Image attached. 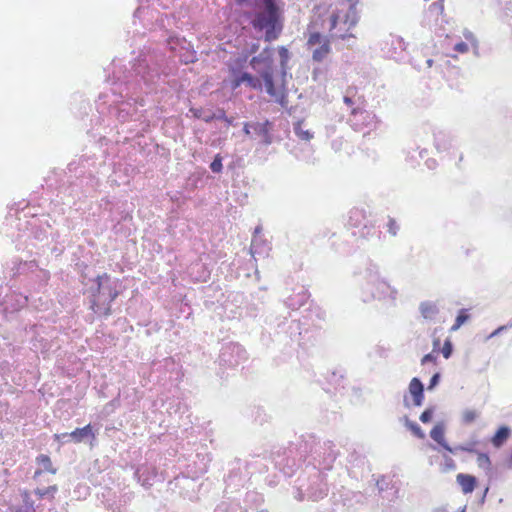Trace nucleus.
I'll return each instance as SVG.
<instances>
[{
  "label": "nucleus",
  "mask_w": 512,
  "mask_h": 512,
  "mask_svg": "<svg viewBox=\"0 0 512 512\" xmlns=\"http://www.w3.org/2000/svg\"><path fill=\"white\" fill-rule=\"evenodd\" d=\"M245 73L246 72L242 71L240 68H230V87L232 90L238 89L243 83H245Z\"/></svg>",
  "instance_id": "nucleus-23"
},
{
  "label": "nucleus",
  "mask_w": 512,
  "mask_h": 512,
  "mask_svg": "<svg viewBox=\"0 0 512 512\" xmlns=\"http://www.w3.org/2000/svg\"><path fill=\"white\" fill-rule=\"evenodd\" d=\"M508 329V326H499L497 329H495L493 332H491L487 337H486V340H489V339H492L496 336H498L499 334H501L503 331H506Z\"/></svg>",
  "instance_id": "nucleus-55"
},
{
  "label": "nucleus",
  "mask_w": 512,
  "mask_h": 512,
  "mask_svg": "<svg viewBox=\"0 0 512 512\" xmlns=\"http://www.w3.org/2000/svg\"><path fill=\"white\" fill-rule=\"evenodd\" d=\"M302 334L301 324L297 320L284 319L276 326L275 336L278 341L289 344L290 342H297L300 344V336Z\"/></svg>",
  "instance_id": "nucleus-9"
},
{
  "label": "nucleus",
  "mask_w": 512,
  "mask_h": 512,
  "mask_svg": "<svg viewBox=\"0 0 512 512\" xmlns=\"http://www.w3.org/2000/svg\"><path fill=\"white\" fill-rule=\"evenodd\" d=\"M324 39L325 38L323 37V35L320 32H313L310 34L307 44H308V46H314L317 44L321 45L323 43Z\"/></svg>",
  "instance_id": "nucleus-41"
},
{
  "label": "nucleus",
  "mask_w": 512,
  "mask_h": 512,
  "mask_svg": "<svg viewBox=\"0 0 512 512\" xmlns=\"http://www.w3.org/2000/svg\"><path fill=\"white\" fill-rule=\"evenodd\" d=\"M453 350H454L453 343L451 342L450 339H446L444 341L443 347L441 349V353H442L443 357L445 359H449L453 354Z\"/></svg>",
  "instance_id": "nucleus-40"
},
{
  "label": "nucleus",
  "mask_w": 512,
  "mask_h": 512,
  "mask_svg": "<svg viewBox=\"0 0 512 512\" xmlns=\"http://www.w3.org/2000/svg\"><path fill=\"white\" fill-rule=\"evenodd\" d=\"M402 421L404 423V426L409 431H411V433L415 437H417L418 439H424L425 438V433H424V431L422 430V428L420 427V425L417 422L410 420L409 417L406 416V415L403 416Z\"/></svg>",
  "instance_id": "nucleus-25"
},
{
  "label": "nucleus",
  "mask_w": 512,
  "mask_h": 512,
  "mask_svg": "<svg viewBox=\"0 0 512 512\" xmlns=\"http://www.w3.org/2000/svg\"><path fill=\"white\" fill-rule=\"evenodd\" d=\"M111 304L112 303H109V301H101V308L98 310L97 313H101L105 318L109 317L112 314Z\"/></svg>",
  "instance_id": "nucleus-44"
},
{
  "label": "nucleus",
  "mask_w": 512,
  "mask_h": 512,
  "mask_svg": "<svg viewBox=\"0 0 512 512\" xmlns=\"http://www.w3.org/2000/svg\"><path fill=\"white\" fill-rule=\"evenodd\" d=\"M435 148L439 152L448 150L451 147V140L448 135L443 132H439L434 135Z\"/></svg>",
  "instance_id": "nucleus-26"
},
{
  "label": "nucleus",
  "mask_w": 512,
  "mask_h": 512,
  "mask_svg": "<svg viewBox=\"0 0 512 512\" xmlns=\"http://www.w3.org/2000/svg\"><path fill=\"white\" fill-rule=\"evenodd\" d=\"M164 61L165 56L162 52L145 48L130 63L131 70L136 78L142 80L146 85H151L160 78Z\"/></svg>",
  "instance_id": "nucleus-4"
},
{
  "label": "nucleus",
  "mask_w": 512,
  "mask_h": 512,
  "mask_svg": "<svg viewBox=\"0 0 512 512\" xmlns=\"http://www.w3.org/2000/svg\"><path fill=\"white\" fill-rule=\"evenodd\" d=\"M470 318L467 310L462 308L458 311L455 322L451 327V331H457L463 324H465Z\"/></svg>",
  "instance_id": "nucleus-30"
},
{
  "label": "nucleus",
  "mask_w": 512,
  "mask_h": 512,
  "mask_svg": "<svg viewBox=\"0 0 512 512\" xmlns=\"http://www.w3.org/2000/svg\"><path fill=\"white\" fill-rule=\"evenodd\" d=\"M445 424L443 422L436 423L430 431V437L439 444L445 451L453 452L452 447L445 439Z\"/></svg>",
  "instance_id": "nucleus-17"
},
{
  "label": "nucleus",
  "mask_w": 512,
  "mask_h": 512,
  "mask_svg": "<svg viewBox=\"0 0 512 512\" xmlns=\"http://www.w3.org/2000/svg\"><path fill=\"white\" fill-rule=\"evenodd\" d=\"M456 480L464 494L472 493L477 486V478L470 474L459 473Z\"/></svg>",
  "instance_id": "nucleus-21"
},
{
  "label": "nucleus",
  "mask_w": 512,
  "mask_h": 512,
  "mask_svg": "<svg viewBox=\"0 0 512 512\" xmlns=\"http://www.w3.org/2000/svg\"><path fill=\"white\" fill-rule=\"evenodd\" d=\"M511 435V429L507 425H501L491 437V444L495 448L502 447Z\"/></svg>",
  "instance_id": "nucleus-22"
},
{
  "label": "nucleus",
  "mask_w": 512,
  "mask_h": 512,
  "mask_svg": "<svg viewBox=\"0 0 512 512\" xmlns=\"http://www.w3.org/2000/svg\"><path fill=\"white\" fill-rule=\"evenodd\" d=\"M69 436H71V440L74 443H85L89 439L96 438L91 424H87L86 426L81 428H76L72 432H69Z\"/></svg>",
  "instance_id": "nucleus-18"
},
{
  "label": "nucleus",
  "mask_w": 512,
  "mask_h": 512,
  "mask_svg": "<svg viewBox=\"0 0 512 512\" xmlns=\"http://www.w3.org/2000/svg\"><path fill=\"white\" fill-rule=\"evenodd\" d=\"M22 498H23V502L27 508L33 507V501H31L30 495L28 494V492H24L22 494Z\"/></svg>",
  "instance_id": "nucleus-57"
},
{
  "label": "nucleus",
  "mask_w": 512,
  "mask_h": 512,
  "mask_svg": "<svg viewBox=\"0 0 512 512\" xmlns=\"http://www.w3.org/2000/svg\"><path fill=\"white\" fill-rule=\"evenodd\" d=\"M223 121L227 124V126H235L233 117H228L226 115V120H223Z\"/></svg>",
  "instance_id": "nucleus-60"
},
{
  "label": "nucleus",
  "mask_w": 512,
  "mask_h": 512,
  "mask_svg": "<svg viewBox=\"0 0 512 512\" xmlns=\"http://www.w3.org/2000/svg\"><path fill=\"white\" fill-rule=\"evenodd\" d=\"M433 512H446V508L445 507H438V508H435L433 510Z\"/></svg>",
  "instance_id": "nucleus-64"
},
{
  "label": "nucleus",
  "mask_w": 512,
  "mask_h": 512,
  "mask_svg": "<svg viewBox=\"0 0 512 512\" xmlns=\"http://www.w3.org/2000/svg\"><path fill=\"white\" fill-rule=\"evenodd\" d=\"M204 122L211 123L215 120H226V112L223 108H217L212 114L204 117Z\"/></svg>",
  "instance_id": "nucleus-35"
},
{
  "label": "nucleus",
  "mask_w": 512,
  "mask_h": 512,
  "mask_svg": "<svg viewBox=\"0 0 512 512\" xmlns=\"http://www.w3.org/2000/svg\"><path fill=\"white\" fill-rule=\"evenodd\" d=\"M356 95H357V89L355 87H349L347 90H346V93L343 97V101L344 103L348 106V107H351V114L353 116H357L358 114H362L363 111L362 109L359 107L360 104L363 103V97L362 96H358L356 98Z\"/></svg>",
  "instance_id": "nucleus-15"
},
{
  "label": "nucleus",
  "mask_w": 512,
  "mask_h": 512,
  "mask_svg": "<svg viewBox=\"0 0 512 512\" xmlns=\"http://www.w3.org/2000/svg\"><path fill=\"white\" fill-rule=\"evenodd\" d=\"M477 465L479 468L488 471L491 469V460L487 453L477 451Z\"/></svg>",
  "instance_id": "nucleus-32"
},
{
  "label": "nucleus",
  "mask_w": 512,
  "mask_h": 512,
  "mask_svg": "<svg viewBox=\"0 0 512 512\" xmlns=\"http://www.w3.org/2000/svg\"><path fill=\"white\" fill-rule=\"evenodd\" d=\"M331 51L330 41L325 38L323 43L313 51L312 59L315 62H321Z\"/></svg>",
  "instance_id": "nucleus-24"
},
{
  "label": "nucleus",
  "mask_w": 512,
  "mask_h": 512,
  "mask_svg": "<svg viewBox=\"0 0 512 512\" xmlns=\"http://www.w3.org/2000/svg\"><path fill=\"white\" fill-rule=\"evenodd\" d=\"M170 49L176 51L179 48V52H185L187 50H194L190 42L185 38L175 37L169 41Z\"/></svg>",
  "instance_id": "nucleus-27"
},
{
  "label": "nucleus",
  "mask_w": 512,
  "mask_h": 512,
  "mask_svg": "<svg viewBox=\"0 0 512 512\" xmlns=\"http://www.w3.org/2000/svg\"><path fill=\"white\" fill-rule=\"evenodd\" d=\"M259 48V44L255 43L251 45L250 52L255 53Z\"/></svg>",
  "instance_id": "nucleus-62"
},
{
  "label": "nucleus",
  "mask_w": 512,
  "mask_h": 512,
  "mask_svg": "<svg viewBox=\"0 0 512 512\" xmlns=\"http://www.w3.org/2000/svg\"><path fill=\"white\" fill-rule=\"evenodd\" d=\"M376 486H377V489H378V492L379 494H381L382 492H384L386 489H388V486H389V483L386 482L385 478L382 477L381 479H379L377 482H376Z\"/></svg>",
  "instance_id": "nucleus-53"
},
{
  "label": "nucleus",
  "mask_w": 512,
  "mask_h": 512,
  "mask_svg": "<svg viewBox=\"0 0 512 512\" xmlns=\"http://www.w3.org/2000/svg\"><path fill=\"white\" fill-rule=\"evenodd\" d=\"M408 389L413 400V405L416 407L422 406L425 397V388L421 379L418 377L412 378L409 383Z\"/></svg>",
  "instance_id": "nucleus-14"
},
{
  "label": "nucleus",
  "mask_w": 512,
  "mask_h": 512,
  "mask_svg": "<svg viewBox=\"0 0 512 512\" xmlns=\"http://www.w3.org/2000/svg\"><path fill=\"white\" fill-rule=\"evenodd\" d=\"M223 157L221 156L220 153H217L214 158H213V161L210 163L209 165V168L211 169V171L215 174H219L222 172L223 170Z\"/></svg>",
  "instance_id": "nucleus-34"
},
{
  "label": "nucleus",
  "mask_w": 512,
  "mask_h": 512,
  "mask_svg": "<svg viewBox=\"0 0 512 512\" xmlns=\"http://www.w3.org/2000/svg\"><path fill=\"white\" fill-rule=\"evenodd\" d=\"M156 476V469L147 465L138 466L134 472V477L146 489L153 485V480Z\"/></svg>",
  "instance_id": "nucleus-13"
},
{
  "label": "nucleus",
  "mask_w": 512,
  "mask_h": 512,
  "mask_svg": "<svg viewBox=\"0 0 512 512\" xmlns=\"http://www.w3.org/2000/svg\"><path fill=\"white\" fill-rule=\"evenodd\" d=\"M419 312L423 319L428 321L435 320L436 316L439 314L440 309L438 305L433 301H422L419 304Z\"/></svg>",
  "instance_id": "nucleus-20"
},
{
  "label": "nucleus",
  "mask_w": 512,
  "mask_h": 512,
  "mask_svg": "<svg viewBox=\"0 0 512 512\" xmlns=\"http://www.w3.org/2000/svg\"><path fill=\"white\" fill-rule=\"evenodd\" d=\"M488 491H489V487H486L484 492H483L482 497H480V504H483L485 502L486 495H487Z\"/></svg>",
  "instance_id": "nucleus-61"
},
{
  "label": "nucleus",
  "mask_w": 512,
  "mask_h": 512,
  "mask_svg": "<svg viewBox=\"0 0 512 512\" xmlns=\"http://www.w3.org/2000/svg\"><path fill=\"white\" fill-rule=\"evenodd\" d=\"M254 123L255 121H249V122H245L243 124V133L247 136H249L250 138H254L253 137V127H254Z\"/></svg>",
  "instance_id": "nucleus-50"
},
{
  "label": "nucleus",
  "mask_w": 512,
  "mask_h": 512,
  "mask_svg": "<svg viewBox=\"0 0 512 512\" xmlns=\"http://www.w3.org/2000/svg\"><path fill=\"white\" fill-rule=\"evenodd\" d=\"M36 463L44 470L51 474L56 473V469L53 468L51 459L46 454H40L36 457Z\"/></svg>",
  "instance_id": "nucleus-29"
},
{
  "label": "nucleus",
  "mask_w": 512,
  "mask_h": 512,
  "mask_svg": "<svg viewBox=\"0 0 512 512\" xmlns=\"http://www.w3.org/2000/svg\"><path fill=\"white\" fill-rule=\"evenodd\" d=\"M464 36H465V38H466L467 40H471V39H473V40H474V44H473V46H474V54H475V56H478V55H479V52H478V44H477V41H476V40L474 39V37H473V33H472V32H470V31H468V32L464 33Z\"/></svg>",
  "instance_id": "nucleus-56"
},
{
  "label": "nucleus",
  "mask_w": 512,
  "mask_h": 512,
  "mask_svg": "<svg viewBox=\"0 0 512 512\" xmlns=\"http://www.w3.org/2000/svg\"><path fill=\"white\" fill-rule=\"evenodd\" d=\"M434 410L435 408L433 406L426 408L419 417L420 421L424 424L431 422Z\"/></svg>",
  "instance_id": "nucleus-42"
},
{
  "label": "nucleus",
  "mask_w": 512,
  "mask_h": 512,
  "mask_svg": "<svg viewBox=\"0 0 512 512\" xmlns=\"http://www.w3.org/2000/svg\"><path fill=\"white\" fill-rule=\"evenodd\" d=\"M236 5H243V4H253L257 0H233Z\"/></svg>",
  "instance_id": "nucleus-58"
},
{
  "label": "nucleus",
  "mask_w": 512,
  "mask_h": 512,
  "mask_svg": "<svg viewBox=\"0 0 512 512\" xmlns=\"http://www.w3.org/2000/svg\"><path fill=\"white\" fill-rule=\"evenodd\" d=\"M251 68L256 71L264 82L266 93L274 97L276 102L284 105L286 94L276 89L273 69V50L265 48L259 55L253 56L249 62Z\"/></svg>",
  "instance_id": "nucleus-5"
},
{
  "label": "nucleus",
  "mask_w": 512,
  "mask_h": 512,
  "mask_svg": "<svg viewBox=\"0 0 512 512\" xmlns=\"http://www.w3.org/2000/svg\"><path fill=\"white\" fill-rule=\"evenodd\" d=\"M251 10L244 17L257 33L264 32V40L272 42L279 38L284 27L283 9L277 0H257L253 4H243Z\"/></svg>",
  "instance_id": "nucleus-2"
},
{
  "label": "nucleus",
  "mask_w": 512,
  "mask_h": 512,
  "mask_svg": "<svg viewBox=\"0 0 512 512\" xmlns=\"http://www.w3.org/2000/svg\"><path fill=\"white\" fill-rule=\"evenodd\" d=\"M279 57H280V65L282 69V77L286 76V65L289 60V51L286 47L280 46L278 49Z\"/></svg>",
  "instance_id": "nucleus-33"
},
{
  "label": "nucleus",
  "mask_w": 512,
  "mask_h": 512,
  "mask_svg": "<svg viewBox=\"0 0 512 512\" xmlns=\"http://www.w3.org/2000/svg\"><path fill=\"white\" fill-rule=\"evenodd\" d=\"M25 264L20 258L16 257L11 260V270L13 271V276H15L17 273H19L20 266Z\"/></svg>",
  "instance_id": "nucleus-49"
},
{
  "label": "nucleus",
  "mask_w": 512,
  "mask_h": 512,
  "mask_svg": "<svg viewBox=\"0 0 512 512\" xmlns=\"http://www.w3.org/2000/svg\"><path fill=\"white\" fill-rule=\"evenodd\" d=\"M275 124L269 119H265L263 122L255 121L253 127V137L260 138V144L269 146L274 142V131Z\"/></svg>",
  "instance_id": "nucleus-10"
},
{
  "label": "nucleus",
  "mask_w": 512,
  "mask_h": 512,
  "mask_svg": "<svg viewBox=\"0 0 512 512\" xmlns=\"http://www.w3.org/2000/svg\"><path fill=\"white\" fill-rule=\"evenodd\" d=\"M452 451L453 452H450V453L454 454V455H456L458 453V451H463V452H468V453H476L477 452V450L475 449V443H469V444H465V445H458V446L452 447Z\"/></svg>",
  "instance_id": "nucleus-39"
},
{
  "label": "nucleus",
  "mask_w": 512,
  "mask_h": 512,
  "mask_svg": "<svg viewBox=\"0 0 512 512\" xmlns=\"http://www.w3.org/2000/svg\"><path fill=\"white\" fill-rule=\"evenodd\" d=\"M441 380V374L439 372L434 373L429 381L427 389L429 391L433 390L435 387H437Z\"/></svg>",
  "instance_id": "nucleus-46"
},
{
  "label": "nucleus",
  "mask_w": 512,
  "mask_h": 512,
  "mask_svg": "<svg viewBox=\"0 0 512 512\" xmlns=\"http://www.w3.org/2000/svg\"><path fill=\"white\" fill-rule=\"evenodd\" d=\"M340 20V13L338 10H335L330 15V28L329 30L332 31L337 27V24Z\"/></svg>",
  "instance_id": "nucleus-48"
},
{
  "label": "nucleus",
  "mask_w": 512,
  "mask_h": 512,
  "mask_svg": "<svg viewBox=\"0 0 512 512\" xmlns=\"http://www.w3.org/2000/svg\"><path fill=\"white\" fill-rule=\"evenodd\" d=\"M297 481L299 484L295 498L299 501L309 499L316 502L328 495V484L322 472L314 471L307 479V483H304L305 479L301 477Z\"/></svg>",
  "instance_id": "nucleus-7"
},
{
  "label": "nucleus",
  "mask_w": 512,
  "mask_h": 512,
  "mask_svg": "<svg viewBox=\"0 0 512 512\" xmlns=\"http://www.w3.org/2000/svg\"><path fill=\"white\" fill-rule=\"evenodd\" d=\"M332 441H318L314 435L303 436L298 444V450L301 457L305 458L312 469L321 472V470H330L337 458V452L333 449Z\"/></svg>",
  "instance_id": "nucleus-3"
},
{
  "label": "nucleus",
  "mask_w": 512,
  "mask_h": 512,
  "mask_svg": "<svg viewBox=\"0 0 512 512\" xmlns=\"http://www.w3.org/2000/svg\"><path fill=\"white\" fill-rule=\"evenodd\" d=\"M180 61L184 64H190L197 61L196 51L187 50L185 52H179Z\"/></svg>",
  "instance_id": "nucleus-37"
},
{
  "label": "nucleus",
  "mask_w": 512,
  "mask_h": 512,
  "mask_svg": "<svg viewBox=\"0 0 512 512\" xmlns=\"http://www.w3.org/2000/svg\"><path fill=\"white\" fill-rule=\"evenodd\" d=\"M293 132L299 139L304 141H310L313 138L311 131L303 129V121H297L293 124Z\"/></svg>",
  "instance_id": "nucleus-28"
},
{
  "label": "nucleus",
  "mask_w": 512,
  "mask_h": 512,
  "mask_svg": "<svg viewBox=\"0 0 512 512\" xmlns=\"http://www.w3.org/2000/svg\"><path fill=\"white\" fill-rule=\"evenodd\" d=\"M426 165L429 169H434L436 166V161L434 159H428L426 161Z\"/></svg>",
  "instance_id": "nucleus-59"
},
{
  "label": "nucleus",
  "mask_w": 512,
  "mask_h": 512,
  "mask_svg": "<svg viewBox=\"0 0 512 512\" xmlns=\"http://www.w3.org/2000/svg\"><path fill=\"white\" fill-rule=\"evenodd\" d=\"M313 316L316 317V319L320 321H324L326 317V312L320 307H314L313 309H310V319L314 321Z\"/></svg>",
  "instance_id": "nucleus-43"
},
{
  "label": "nucleus",
  "mask_w": 512,
  "mask_h": 512,
  "mask_svg": "<svg viewBox=\"0 0 512 512\" xmlns=\"http://www.w3.org/2000/svg\"><path fill=\"white\" fill-rule=\"evenodd\" d=\"M92 285L88 288L90 294V309L98 312L101 308V301L112 303L118 296L116 281H113L107 273L97 275L91 280Z\"/></svg>",
  "instance_id": "nucleus-6"
},
{
  "label": "nucleus",
  "mask_w": 512,
  "mask_h": 512,
  "mask_svg": "<svg viewBox=\"0 0 512 512\" xmlns=\"http://www.w3.org/2000/svg\"><path fill=\"white\" fill-rule=\"evenodd\" d=\"M247 359L246 350L239 343L229 342L222 346L219 364L230 368L237 367Z\"/></svg>",
  "instance_id": "nucleus-8"
},
{
  "label": "nucleus",
  "mask_w": 512,
  "mask_h": 512,
  "mask_svg": "<svg viewBox=\"0 0 512 512\" xmlns=\"http://www.w3.org/2000/svg\"><path fill=\"white\" fill-rule=\"evenodd\" d=\"M437 360V357L434 355L433 352L425 354L421 359V364L426 365L428 363H435Z\"/></svg>",
  "instance_id": "nucleus-51"
},
{
  "label": "nucleus",
  "mask_w": 512,
  "mask_h": 512,
  "mask_svg": "<svg viewBox=\"0 0 512 512\" xmlns=\"http://www.w3.org/2000/svg\"><path fill=\"white\" fill-rule=\"evenodd\" d=\"M386 229H387V232L395 237L399 230H400V226L399 224L397 223V221L393 218V217H388V222L386 224Z\"/></svg>",
  "instance_id": "nucleus-38"
},
{
  "label": "nucleus",
  "mask_w": 512,
  "mask_h": 512,
  "mask_svg": "<svg viewBox=\"0 0 512 512\" xmlns=\"http://www.w3.org/2000/svg\"><path fill=\"white\" fill-rule=\"evenodd\" d=\"M368 220L364 209L353 208L349 211L347 225L352 230H358Z\"/></svg>",
  "instance_id": "nucleus-16"
},
{
  "label": "nucleus",
  "mask_w": 512,
  "mask_h": 512,
  "mask_svg": "<svg viewBox=\"0 0 512 512\" xmlns=\"http://www.w3.org/2000/svg\"><path fill=\"white\" fill-rule=\"evenodd\" d=\"M362 494L342 487L337 492L332 494L334 503L342 502L343 506L350 508L354 503H360L362 501Z\"/></svg>",
  "instance_id": "nucleus-11"
},
{
  "label": "nucleus",
  "mask_w": 512,
  "mask_h": 512,
  "mask_svg": "<svg viewBox=\"0 0 512 512\" xmlns=\"http://www.w3.org/2000/svg\"><path fill=\"white\" fill-rule=\"evenodd\" d=\"M262 227L260 225L256 226L254 229V235L261 233Z\"/></svg>",
  "instance_id": "nucleus-63"
},
{
  "label": "nucleus",
  "mask_w": 512,
  "mask_h": 512,
  "mask_svg": "<svg viewBox=\"0 0 512 512\" xmlns=\"http://www.w3.org/2000/svg\"><path fill=\"white\" fill-rule=\"evenodd\" d=\"M355 16V7L354 5L349 6V11L345 15V22L350 21V26H354L357 23V19Z\"/></svg>",
  "instance_id": "nucleus-47"
},
{
  "label": "nucleus",
  "mask_w": 512,
  "mask_h": 512,
  "mask_svg": "<svg viewBox=\"0 0 512 512\" xmlns=\"http://www.w3.org/2000/svg\"><path fill=\"white\" fill-rule=\"evenodd\" d=\"M477 418V413L474 410H465L463 412L462 420L465 424L472 423Z\"/></svg>",
  "instance_id": "nucleus-45"
},
{
  "label": "nucleus",
  "mask_w": 512,
  "mask_h": 512,
  "mask_svg": "<svg viewBox=\"0 0 512 512\" xmlns=\"http://www.w3.org/2000/svg\"><path fill=\"white\" fill-rule=\"evenodd\" d=\"M57 490H58L57 486L52 485V486H48L43 489L37 488L34 492L39 497V499H43L48 496L53 497L54 494L57 492Z\"/></svg>",
  "instance_id": "nucleus-36"
},
{
  "label": "nucleus",
  "mask_w": 512,
  "mask_h": 512,
  "mask_svg": "<svg viewBox=\"0 0 512 512\" xmlns=\"http://www.w3.org/2000/svg\"><path fill=\"white\" fill-rule=\"evenodd\" d=\"M468 49H469L468 44L463 41L455 44V46H454V51H456L458 53H466L468 51Z\"/></svg>",
  "instance_id": "nucleus-54"
},
{
  "label": "nucleus",
  "mask_w": 512,
  "mask_h": 512,
  "mask_svg": "<svg viewBox=\"0 0 512 512\" xmlns=\"http://www.w3.org/2000/svg\"><path fill=\"white\" fill-rule=\"evenodd\" d=\"M351 234L357 239L371 241L379 240L381 231L378 230L373 222L369 219L358 230H352Z\"/></svg>",
  "instance_id": "nucleus-12"
},
{
  "label": "nucleus",
  "mask_w": 512,
  "mask_h": 512,
  "mask_svg": "<svg viewBox=\"0 0 512 512\" xmlns=\"http://www.w3.org/2000/svg\"><path fill=\"white\" fill-rule=\"evenodd\" d=\"M308 298V291L305 290L304 288H301L299 292L288 297L285 300L284 304L287 308L291 310H297L307 302Z\"/></svg>",
  "instance_id": "nucleus-19"
},
{
  "label": "nucleus",
  "mask_w": 512,
  "mask_h": 512,
  "mask_svg": "<svg viewBox=\"0 0 512 512\" xmlns=\"http://www.w3.org/2000/svg\"><path fill=\"white\" fill-rule=\"evenodd\" d=\"M354 275L360 277V289L364 302L377 300L389 307L396 306L398 290L381 277L379 265L370 258L356 268Z\"/></svg>",
  "instance_id": "nucleus-1"
},
{
  "label": "nucleus",
  "mask_w": 512,
  "mask_h": 512,
  "mask_svg": "<svg viewBox=\"0 0 512 512\" xmlns=\"http://www.w3.org/2000/svg\"><path fill=\"white\" fill-rule=\"evenodd\" d=\"M55 440L61 442L62 444L71 442V436H69L68 432L61 433V434H55Z\"/></svg>",
  "instance_id": "nucleus-52"
},
{
  "label": "nucleus",
  "mask_w": 512,
  "mask_h": 512,
  "mask_svg": "<svg viewBox=\"0 0 512 512\" xmlns=\"http://www.w3.org/2000/svg\"><path fill=\"white\" fill-rule=\"evenodd\" d=\"M245 84L254 90H262L263 88V80L261 81L259 78L253 76L252 74L246 72L245 73Z\"/></svg>",
  "instance_id": "nucleus-31"
}]
</instances>
